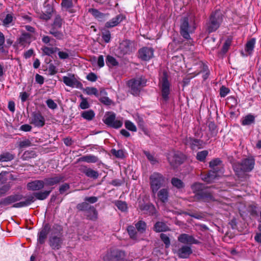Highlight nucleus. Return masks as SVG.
<instances>
[{"instance_id":"a878e982","label":"nucleus","mask_w":261,"mask_h":261,"mask_svg":"<svg viewBox=\"0 0 261 261\" xmlns=\"http://www.w3.org/2000/svg\"><path fill=\"white\" fill-rule=\"evenodd\" d=\"M103 121L108 125L114 127V115L113 114V113L111 112H108L106 113L103 118Z\"/></svg>"},{"instance_id":"0eeeda50","label":"nucleus","mask_w":261,"mask_h":261,"mask_svg":"<svg viewBox=\"0 0 261 261\" xmlns=\"http://www.w3.org/2000/svg\"><path fill=\"white\" fill-rule=\"evenodd\" d=\"M222 21V17L220 11H217L212 14L209 22L207 24V30L209 33L214 32L219 27Z\"/></svg>"},{"instance_id":"603ef678","label":"nucleus","mask_w":261,"mask_h":261,"mask_svg":"<svg viewBox=\"0 0 261 261\" xmlns=\"http://www.w3.org/2000/svg\"><path fill=\"white\" fill-rule=\"evenodd\" d=\"M13 20V16L11 14H8L6 15V17L3 19V23L5 26L10 24Z\"/></svg>"},{"instance_id":"c03bdc74","label":"nucleus","mask_w":261,"mask_h":261,"mask_svg":"<svg viewBox=\"0 0 261 261\" xmlns=\"http://www.w3.org/2000/svg\"><path fill=\"white\" fill-rule=\"evenodd\" d=\"M144 153L146 156L147 159L150 161L151 164L154 165L158 163V161L153 155L150 154L148 151H144Z\"/></svg>"},{"instance_id":"39448f33","label":"nucleus","mask_w":261,"mask_h":261,"mask_svg":"<svg viewBox=\"0 0 261 261\" xmlns=\"http://www.w3.org/2000/svg\"><path fill=\"white\" fill-rule=\"evenodd\" d=\"M146 80L142 77H138L128 81V85L130 93L134 95H138L142 87L146 85Z\"/></svg>"},{"instance_id":"4be33fe9","label":"nucleus","mask_w":261,"mask_h":261,"mask_svg":"<svg viewBox=\"0 0 261 261\" xmlns=\"http://www.w3.org/2000/svg\"><path fill=\"white\" fill-rule=\"evenodd\" d=\"M81 171L88 177L96 179L98 177V173L91 168L84 166L81 168Z\"/></svg>"},{"instance_id":"5fc2aeb1","label":"nucleus","mask_w":261,"mask_h":261,"mask_svg":"<svg viewBox=\"0 0 261 261\" xmlns=\"http://www.w3.org/2000/svg\"><path fill=\"white\" fill-rule=\"evenodd\" d=\"M31 145V142L29 139H23L19 143V146L20 148L27 147Z\"/></svg>"},{"instance_id":"f03ea898","label":"nucleus","mask_w":261,"mask_h":261,"mask_svg":"<svg viewBox=\"0 0 261 261\" xmlns=\"http://www.w3.org/2000/svg\"><path fill=\"white\" fill-rule=\"evenodd\" d=\"M254 160L251 158L245 159L240 163H236L233 168L236 174L240 177H243L246 172H250L254 168Z\"/></svg>"},{"instance_id":"412c9836","label":"nucleus","mask_w":261,"mask_h":261,"mask_svg":"<svg viewBox=\"0 0 261 261\" xmlns=\"http://www.w3.org/2000/svg\"><path fill=\"white\" fill-rule=\"evenodd\" d=\"M140 209L144 213L153 215L155 213L156 210L154 205L152 204H144L140 205Z\"/></svg>"},{"instance_id":"1a4fd4ad","label":"nucleus","mask_w":261,"mask_h":261,"mask_svg":"<svg viewBox=\"0 0 261 261\" xmlns=\"http://www.w3.org/2000/svg\"><path fill=\"white\" fill-rule=\"evenodd\" d=\"M167 158L171 166L174 168L183 163L185 156L180 152L172 151L168 154Z\"/></svg>"},{"instance_id":"052dcab7","label":"nucleus","mask_w":261,"mask_h":261,"mask_svg":"<svg viewBox=\"0 0 261 261\" xmlns=\"http://www.w3.org/2000/svg\"><path fill=\"white\" fill-rule=\"evenodd\" d=\"M102 38L106 43H108L111 39V34L109 31H106L102 33Z\"/></svg>"},{"instance_id":"393cba45","label":"nucleus","mask_w":261,"mask_h":261,"mask_svg":"<svg viewBox=\"0 0 261 261\" xmlns=\"http://www.w3.org/2000/svg\"><path fill=\"white\" fill-rule=\"evenodd\" d=\"M45 120L40 114L36 113L33 115L32 123L36 126L41 127L44 125Z\"/></svg>"},{"instance_id":"3c124183","label":"nucleus","mask_w":261,"mask_h":261,"mask_svg":"<svg viewBox=\"0 0 261 261\" xmlns=\"http://www.w3.org/2000/svg\"><path fill=\"white\" fill-rule=\"evenodd\" d=\"M115 205H117L119 210L122 212L125 211L127 208V204L125 202L119 201L115 203Z\"/></svg>"},{"instance_id":"bb28decb","label":"nucleus","mask_w":261,"mask_h":261,"mask_svg":"<svg viewBox=\"0 0 261 261\" xmlns=\"http://www.w3.org/2000/svg\"><path fill=\"white\" fill-rule=\"evenodd\" d=\"M256 40L255 38H251L247 41L245 48V50L249 55H251L255 46Z\"/></svg>"},{"instance_id":"72a5a7b5","label":"nucleus","mask_w":261,"mask_h":261,"mask_svg":"<svg viewBox=\"0 0 261 261\" xmlns=\"http://www.w3.org/2000/svg\"><path fill=\"white\" fill-rule=\"evenodd\" d=\"M59 48L56 47H47L45 46L42 48L43 53L48 56H50L54 53L59 51Z\"/></svg>"},{"instance_id":"37998d69","label":"nucleus","mask_w":261,"mask_h":261,"mask_svg":"<svg viewBox=\"0 0 261 261\" xmlns=\"http://www.w3.org/2000/svg\"><path fill=\"white\" fill-rule=\"evenodd\" d=\"M208 155V151L206 150H203L198 152L197 154V159L199 161L203 162Z\"/></svg>"},{"instance_id":"473e14b6","label":"nucleus","mask_w":261,"mask_h":261,"mask_svg":"<svg viewBox=\"0 0 261 261\" xmlns=\"http://www.w3.org/2000/svg\"><path fill=\"white\" fill-rule=\"evenodd\" d=\"M171 182L173 187H175L178 189L183 188L185 186L183 181L180 179L176 177L172 178L171 179Z\"/></svg>"},{"instance_id":"6e6d98bb","label":"nucleus","mask_w":261,"mask_h":261,"mask_svg":"<svg viewBox=\"0 0 261 261\" xmlns=\"http://www.w3.org/2000/svg\"><path fill=\"white\" fill-rule=\"evenodd\" d=\"M50 33L58 39H62L64 37V35L62 32L52 30Z\"/></svg>"},{"instance_id":"69168bd1","label":"nucleus","mask_w":261,"mask_h":261,"mask_svg":"<svg viewBox=\"0 0 261 261\" xmlns=\"http://www.w3.org/2000/svg\"><path fill=\"white\" fill-rule=\"evenodd\" d=\"M125 16L123 14H120L115 17V25L121 22L124 18Z\"/></svg>"},{"instance_id":"c9c22d12","label":"nucleus","mask_w":261,"mask_h":261,"mask_svg":"<svg viewBox=\"0 0 261 261\" xmlns=\"http://www.w3.org/2000/svg\"><path fill=\"white\" fill-rule=\"evenodd\" d=\"M14 159V155L12 154L6 152L0 155V162H8Z\"/></svg>"},{"instance_id":"a19ab883","label":"nucleus","mask_w":261,"mask_h":261,"mask_svg":"<svg viewBox=\"0 0 261 261\" xmlns=\"http://www.w3.org/2000/svg\"><path fill=\"white\" fill-rule=\"evenodd\" d=\"M125 127L129 130L136 132L137 131V127L135 125L130 121L126 120L125 122Z\"/></svg>"},{"instance_id":"a211bd4d","label":"nucleus","mask_w":261,"mask_h":261,"mask_svg":"<svg viewBox=\"0 0 261 261\" xmlns=\"http://www.w3.org/2000/svg\"><path fill=\"white\" fill-rule=\"evenodd\" d=\"M45 187L44 180H36L27 184V188L31 191H38Z\"/></svg>"},{"instance_id":"8fccbe9b","label":"nucleus","mask_w":261,"mask_h":261,"mask_svg":"<svg viewBox=\"0 0 261 261\" xmlns=\"http://www.w3.org/2000/svg\"><path fill=\"white\" fill-rule=\"evenodd\" d=\"M160 238L165 244L166 247L168 248L170 245V241L169 237L164 233H161Z\"/></svg>"},{"instance_id":"2f4dec72","label":"nucleus","mask_w":261,"mask_h":261,"mask_svg":"<svg viewBox=\"0 0 261 261\" xmlns=\"http://www.w3.org/2000/svg\"><path fill=\"white\" fill-rule=\"evenodd\" d=\"M135 227L138 232L143 233L146 231V224L144 221L140 220L135 224Z\"/></svg>"},{"instance_id":"4468645a","label":"nucleus","mask_w":261,"mask_h":261,"mask_svg":"<svg viewBox=\"0 0 261 261\" xmlns=\"http://www.w3.org/2000/svg\"><path fill=\"white\" fill-rule=\"evenodd\" d=\"M119 49L123 54H128L135 49V43L129 40H123L120 43Z\"/></svg>"},{"instance_id":"79ce46f5","label":"nucleus","mask_w":261,"mask_h":261,"mask_svg":"<svg viewBox=\"0 0 261 261\" xmlns=\"http://www.w3.org/2000/svg\"><path fill=\"white\" fill-rule=\"evenodd\" d=\"M82 160L87 163H95L97 161V158L94 155H86L81 158Z\"/></svg>"},{"instance_id":"de8ad7c7","label":"nucleus","mask_w":261,"mask_h":261,"mask_svg":"<svg viewBox=\"0 0 261 261\" xmlns=\"http://www.w3.org/2000/svg\"><path fill=\"white\" fill-rule=\"evenodd\" d=\"M127 152L123 149H120L117 151L115 150V158L123 159L125 158Z\"/></svg>"},{"instance_id":"4c0bfd02","label":"nucleus","mask_w":261,"mask_h":261,"mask_svg":"<svg viewBox=\"0 0 261 261\" xmlns=\"http://www.w3.org/2000/svg\"><path fill=\"white\" fill-rule=\"evenodd\" d=\"M84 92L89 95H94L97 97L98 95V92L97 89L94 87H86L84 90Z\"/></svg>"},{"instance_id":"864d4df0","label":"nucleus","mask_w":261,"mask_h":261,"mask_svg":"<svg viewBox=\"0 0 261 261\" xmlns=\"http://www.w3.org/2000/svg\"><path fill=\"white\" fill-rule=\"evenodd\" d=\"M106 64L110 68L114 66V58L111 56H108L106 59Z\"/></svg>"},{"instance_id":"ddd939ff","label":"nucleus","mask_w":261,"mask_h":261,"mask_svg":"<svg viewBox=\"0 0 261 261\" xmlns=\"http://www.w3.org/2000/svg\"><path fill=\"white\" fill-rule=\"evenodd\" d=\"M63 83L67 86L72 88H80L82 84L75 77L74 74L69 73L67 76L63 77Z\"/></svg>"},{"instance_id":"9b49d317","label":"nucleus","mask_w":261,"mask_h":261,"mask_svg":"<svg viewBox=\"0 0 261 261\" xmlns=\"http://www.w3.org/2000/svg\"><path fill=\"white\" fill-rule=\"evenodd\" d=\"M33 35L30 33L22 32L21 35L18 37L15 43V45L19 48H24L29 45L33 39H34Z\"/></svg>"},{"instance_id":"13d9d810","label":"nucleus","mask_w":261,"mask_h":261,"mask_svg":"<svg viewBox=\"0 0 261 261\" xmlns=\"http://www.w3.org/2000/svg\"><path fill=\"white\" fill-rule=\"evenodd\" d=\"M229 90L227 88L222 86L220 88V95L222 97H224L226 96L229 93Z\"/></svg>"},{"instance_id":"58836bf2","label":"nucleus","mask_w":261,"mask_h":261,"mask_svg":"<svg viewBox=\"0 0 261 261\" xmlns=\"http://www.w3.org/2000/svg\"><path fill=\"white\" fill-rule=\"evenodd\" d=\"M31 203H32V200L30 199H27L25 200L24 201H22L19 202L15 203L13 205V207H16V208L24 207V206H27L30 205Z\"/></svg>"},{"instance_id":"6ab92c4d","label":"nucleus","mask_w":261,"mask_h":261,"mask_svg":"<svg viewBox=\"0 0 261 261\" xmlns=\"http://www.w3.org/2000/svg\"><path fill=\"white\" fill-rule=\"evenodd\" d=\"M192 253L191 248L188 246H182L177 251L178 256L182 258H188Z\"/></svg>"},{"instance_id":"f704fd0d","label":"nucleus","mask_w":261,"mask_h":261,"mask_svg":"<svg viewBox=\"0 0 261 261\" xmlns=\"http://www.w3.org/2000/svg\"><path fill=\"white\" fill-rule=\"evenodd\" d=\"M81 116L85 119L87 120H91L95 116V113L92 110H88L83 112Z\"/></svg>"},{"instance_id":"ea45409f","label":"nucleus","mask_w":261,"mask_h":261,"mask_svg":"<svg viewBox=\"0 0 261 261\" xmlns=\"http://www.w3.org/2000/svg\"><path fill=\"white\" fill-rule=\"evenodd\" d=\"M125 254L124 252L118 250L115 252V261H125Z\"/></svg>"},{"instance_id":"423d86ee","label":"nucleus","mask_w":261,"mask_h":261,"mask_svg":"<svg viewBox=\"0 0 261 261\" xmlns=\"http://www.w3.org/2000/svg\"><path fill=\"white\" fill-rule=\"evenodd\" d=\"M191 188L193 192L195 193L198 198L202 199L207 202L213 200L212 195L206 191L203 190L204 186L202 184L195 183L192 186Z\"/></svg>"},{"instance_id":"49530a36","label":"nucleus","mask_w":261,"mask_h":261,"mask_svg":"<svg viewBox=\"0 0 261 261\" xmlns=\"http://www.w3.org/2000/svg\"><path fill=\"white\" fill-rule=\"evenodd\" d=\"M89 12H90L94 17L97 18H102L104 16L103 14L100 13L95 9H90Z\"/></svg>"},{"instance_id":"09e8293b","label":"nucleus","mask_w":261,"mask_h":261,"mask_svg":"<svg viewBox=\"0 0 261 261\" xmlns=\"http://www.w3.org/2000/svg\"><path fill=\"white\" fill-rule=\"evenodd\" d=\"M104 261H114V252L111 250L108 251L103 256Z\"/></svg>"},{"instance_id":"2eb2a0df","label":"nucleus","mask_w":261,"mask_h":261,"mask_svg":"<svg viewBox=\"0 0 261 261\" xmlns=\"http://www.w3.org/2000/svg\"><path fill=\"white\" fill-rule=\"evenodd\" d=\"M183 141L186 145L189 146L193 150L198 149L202 147V141L198 139L187 137Z\"/></svg>"},{"instance_id":"b1692460","label":"nucleus","mask_w":261,"mask_h":261,"mask_svg":"<svg viewBox=\"0 0 261 261\" xmlns=\"http://www.w3.org/2000/svg\"><path fill=\"white\" fill-rule=\"evenodd\" d=\"M63 179L61 176H56L55 177L45 178L43 180L45 184V187L53 186L60 182Z\"/></svg>"},{"instance_id":"7ed1b4c3","label":"nucleus","mask_w":261,"mask_h":261,"mask_svg":"<svg viewBox=\"0 0 261 261\" xmlns=\"http://www.w3.org/2000/svg\"><path fill=\"white\" fill-rule=\"evenodd\" d=\"M195 29V23L192 17H190V20L188 17L182 19L180 25V33L184 38L190 39V34L194 32Z\"/></svg>"},{"instance_id":"20e7f679","label":"nucleus","mask_w":261,"mask_h":261,"mask_svg":"<svg viewBox=\"0 0 261 261\" xmlns=\"http://www.w3.org/2000/svg\"><path fill=\"white\" fill-rule=\"evenodd\" d=\"M149 180L150 188L153 194H155L165 184V177L158 172L153 173L150 176Z\"/></svg>"},{"instance_id":"e433bc0d","label":"nucleus","mask_w":261,"mask_h":261,"mask_svg":"<svg viewBox=\"0 0 261 261\" xmlns=\"http://www.w3.org/2000/svg\"><path fill=\"white\" fill-rule=\"evenodd\" d=\"M127 231L132 239L134 240H136L137 239L138 231H136V229L134 226H128L127 228Z\"/></svg>"},{"instance_id":"dca6fc26","label":"nucleus","mask_w":261,"mask_h":261,"mask_svg":"<svg viewBox=\"0 0 261 261\" xmlns=\"http://www.w3.org/2000/svg\"><path fill=\"white\" fill-rule=\"evenodd\" d=\"M178 240L179 242L187 244H197L199 243L198 241L195 239L192 236L186 233L180 234L178 237Z\"/></svg>"},{"instance_id":"338daca9","label":"nucleus","mask_w":261,"mask_h":261,"mask_svg":"<svg viewBox=\"0 0 261 261\" xmlns=\"http://www.w3.org/2000/svg\"><path fill=\"white\" fill-rule=\"evenodd\" d=\"M80 107L82 109H86L89 107V105L85 98H82V101L80 103Z\"/></svg>"},{"instance_id":"e2e57ef3","label":"nucleus","mask_w":261,"mask_h":261,"mask_svg":"<svg viewBox=\"0 0 261 261\" xmlns=\"http://www.w3.org/2000/svg\"><path fill=\"white\" fill-rule=\"evenodd\" d=\"M96 64L98 65V66L99 68H101V67H103V66L105 65V62H104L103 57L102 55H100L98 56V57L97 58Z\"/></svg>"},{"instance_id":"774afa93","label":"nucleus","mask_w":261,"mask_h":261,"mask_svg":"<svg viewBox=\"0 0 261 261\" xmlns=\"http://www.w3.org/2000/svg\"><path fill=\"white\" fill-rule=\"evenodd\" d=\"M100 101L106 105H110L112 101L107 97H101L99 99Z\"/></svg>"},{"instance_id":"f3484780","label":"nucleus","mask_w":261,"mask_h":261,"mask_svg":"<svg viewBox=\"0 0 261 261\" xmlns=\"http://www.w3.org/2000/svg\"><path fill=\"white\" fill-rule=\"evenodd\" d=\"M77 208L80 211H86L88 208L90 209V211L92 213V216L88 215L89 219L93 220L95 219L97 217V212L95 209L92 207L90 206L89 204L86 201L82 203L79 204L77 205Z\"/></svg>"},{"instance_id":"aec40b11","label":"nucleus","mask_w":261,"mask_h":261,"mask_svg":"<svg viewBox=\"0 0 261 261\" xmlns=\"http://www.w3.org/2000/svg\"><path fill=\"white\" fill-rule=\"evenodd\" d=\"M49 226L47 224L45 225L38 234V242L40 244H42L45 242V239L47 237V235L49 232Z\"/></svg>"},{"instance_id":"cd10ccee","label":"nucleus","mask_w":261,"mask_h":261,"mask_svg":"<svg viewBox=\"0 0 261 261\" xmlns=\"http://www.w3.org/2000/svg\"><path fill=\"white\" fill-rule=\"evenodd\" d=\"M255 117L252 114H248L244 117L241 120L243 125H250L254 123Z\"/></svg>"},{"instance_id":"a18cd8bd","label":"nucleus","mask_w":261,"mask_h":261,"mask_svg":"<svg viewBox=\"0 0 261 261\" xmlns=\"http://www.w3.org/2000/svg\"><path fill=\"white\" fill-rule=\"evenodd\" d=\"M58 56L61 59H68L70 56V51L66 49L65 51H60L59 50Z\"/></svg>"},{"instance_id":"f257e3e1","label":"nucleus","mask_w":261,"mask_h":261,"mask_svg":"<svg viewBox=\"0 0 261 261\" xmlns=\"http://www.w3.org/2000/svg\"><path fill=\"white\" fill-rule=\"evenodd\" d=\"M221 164V161L219 159H215L210 162V166L212 169L203 179L207 182H214L216 179L221 176L224 172L223 169L219 167Z\"/></svg>"},{"instance_id":"4d7b16f0","label":"nucleus","mask_w":261,"mask_h":261,"mask_svg":"<svg viewBox=\"0 0 261 261\" xmlns=\"http://www.w3.org/2000/svg\"><path fill=\"white\" fill-rule=\"evenodd\" d=\"M46 104L50 109L54 110L57 108V105L51 99L47 100Z\"/></svg>"},{"instance_id":"0e129e2a","label":"nucleus","mask_w":261,"mask_h":261,"mask_svg":"<svg viewBox=\"0 0 261 261\" xmlns=\"http://www.w3.org/2000/svg\"><path fill=\"white\" fill-rule=\"evenodd\" d=\"M134 118L140 126H143L144 124L143 118L138 114L135 115Z\"/></svg>"},{"instance_id":"6e6552de","label":"nucleus","mask_w":261,"mask_h":261,"mask_svg":"<svg viewBox=\"0 0 261 261\" xmlns=\"http://www.w3.org/2000/svg\"><path fill=\"white\" fill-rule=\"evenodd\" d=\"M160 84L162 97L164 100L167 101L169 99L171 84L168 80V76L166 72L163 73Z\"/></svg>"},{"instance_id":"9d476101","label":"nucleus","mask_w":261,"mask_h":261,"mask_svg":"<svg viewBox=\"0 0 261 261\" xmlns=\"http://www.w3.org/2000/svg\"><path fill=\"white\" fill-rule=\"evenodd\" d=\"M62 228L61 226H57V232H54V236L49 239V245L53 249H59L61 247L63 240L61 235Z\"/></svg>"},{"instance_id":"680f3d73","label":"nucleus","mask_w":261,"mask_h":261,"mask_svg":"<svg viewBox=\"0 0 261 261\" xmlns=\"http://www.w3.org/2000/svg\"><path fill=\"white\" fill-rule=\"evenodd\" d=\"M61 5L64 8L68 9L71 7L72 4L71 0H63Z\"/></svg>"},{"instance_id":"f8f14e48","label":"nucleus","mask_w":261,"mask_h":261,"mask_svg":"<svg viewBox=\"0 0 261 261\" xmlns=\"http://www.w3.org/2000/svg\"><path fill=\"white\" fill-rule=\"evenodd\" d=\"M154 49L152 47L145 46L138 50V58L142 61H148L153 57Z\"/></svg>"},{"instance_id":"bf43d9fd","label":"nucleus","mask_w":261,"mask_h":261,"mask_svg":"<svg viewBox=\"0 0 261 261\" xmlns=\"http://www.w3.org/2000/svg\"><path fill=\"white\" fill-rule=\"evenodd\" d=\"M86 79L90 82H94L97 80V76L94 73L91 72L87 75Z\"/></svg>"},{"instance_id":"c756f323","label":"nucleus","mask_w":261,"mask_h":261,"mask_svg":"<svg viewBox=\"0 0 261 261\" xmlns=\"http://www.w3.org/2000/svg\"><path fill=\"white\" fill-rule=\"evenodd\" d=\"M168 194L169 192L167 189H162L159 191L158 196L162 202H165L168 200Z\"/></svg>"},{"instance_id":"5701e85b","label":"nucleus","mask_w":261,"mask_h":261,"mask_svg":"<svg viewBox=\"0 0 261 261\" xmlns=\"http://www.w3.org/2000/svg\"><path fill=\"white\" fill-rule=\"evenodd\" d=\"M20 199V196L19 195H11L3 199L0 202V204L5 206L8 205L19 200Z\"/></svg>"},{"instance_id":"c85d7f7f","label":"nucleus","mask_w":261,"mask_h":261,"mask_svg":"<svg viewBox=\"0 0 261 261\" xmlns=\"http://www.w3.org/2000/svg\"><path fill=\"white\" fill-rule=\"evenodd\" d=\"M153 230L156 232L166 231L169 230V228L165 223L158 222L154 224Z\"/></svg>"},{"instance_id":"7c9ffc66","label":"nucleus","mask_w":261,"mask_h":261,"mask_svg":"<svg viewBox=\"0 0 261 261\" xmlns=\"http://www.w3.org/2000/svg\"><path fill=\"white\" fill-rule=\"evenodd\" d=\"M52 191V188H50L48 190H45L42 192H39L36 193L35 194V197L39 200H44L46 199L48 195H49L50 193Z\"/></svg>"}]
</instances>
